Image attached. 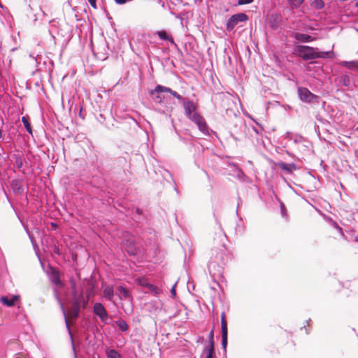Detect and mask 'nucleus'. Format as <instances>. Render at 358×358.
Segmentation results:
<instances>
[{
	"label": "nucleus",
	"instance_id": "f257e3e1",
	"mask_svg": "<svg viewBox=\"0 0 358 358\" xmlns=\"http://www.w3.org/2000/svg\"><path fill=\"white\" fill-rule=\"evenodd\" d=\"M72 289V299L71 302L70 313L72 317L77 318L79 317L80 308H86L89 297H84L83 292H79L74 281L71 282Z\"/></svg>",
	"mask_w": 358,
	"mask_h": 358
},
{
	"label": "nucleus",
	"instance_id": "f03ea898",
	"mask_svg": "<svg viewBox=\"0 0 358 358\" xmlns=\"http://www.w3.org/2000/svg\"><path fill=\"white\" fill-rule=\"evenodd\" d=\"M317 48L309 45H296L294 47V52L304 61H308L316 59Z\"/></svg>",
	"mask_w": 358,
	"mask_h": 358
},
{
	"label": "nucleus",
	"instance_id": "7ed1b4c3",
	"mask_svg": "<svg viewBox=\"0 0 358 358\" xmlns=\"http://www.w3.org/2000/svg\"><path fill=\"white\" fill-rule=\"evenodd\" d=\"M297 94L299 99L302 102L309 104L320 103V97L312 93L307 87H299Z\"/></svg>",
	"mask_w": 358,
	"mask_h": 358
},
{
	"label": "nucleus",
	"instance_id": "20e7f679",
	"mask_svg": "<svg viewBox=\"0 0 358 358\" xmlns=\"http://www.w3.org/2000/svg\"><path fill=\"white\" fill-rule=\"evenodd\" d=\"M248 19V16L244 13L234 14L230 16L226 23V30L227 31H232L240 22H245Z\"/></svg>",
	"mask_w": 358,
	"mask_h": 358
},
{
	"label": "nucleus",
	"instance_id": "39448f33",
	"mask_svg": "<svg viewBox=\"0 0 358 358\" xmlns=\"http://www.w3.org/2000/svg\"><path fill=\"white\" fill-rule=\"evenodd\" d=\"M53 292H54L55 299L57 301V302H58V303H59V305L60 306L61 310L62 312V314H63V315L64 317V321H65L66 327V329L68 330V332H69V334L70 335L71 340V347H72V350H73V352L74 358H78V356H77V354H76V351L75 345H74L73 340V336H72L71 328L69 327V322H68L67 317H66V310L64 308V304H63V303L62 301V299H61L60 296L58 294L57 289L56 288H54L53 289Z\"/></svg>",
	"mask_w": 358,
	"mask_h": 358
},
{
	"label": "nucleus",
	"instance_id": "423d86ee",
	"mask_svg": "<svg viewBox=\"0 0 358 358\" xmlns=\"http://www.w3.org/2000/svg\"><path fill=\"white\" fill-rule=\"evenodd\" d=\"M221 333H222V348L224 352L223 358L227 357V347L228 343V329L227 322L224 312L221 314Z\"/></svg>",
	"mask_w": 358,
	"mask_h": 358
},
{
	"label": "nucleus",
	"instance_id": "0eeeda50",
	"mask_svg": "<svg viewBox=\"0 0 358 358\" xmlns=\"http://www.w3.org/2000/svg\"><path fill=\"white\" fill-rule=\"evenodd\" d=\"M198 127L199 131L206 136H210V133L213 132L208 126L204 117L199 114H194V116L189 119Z\"/></svg>",
	"mask_w": 358,
	"mask_h": 358
},
{
	"label": "nucleus",
	"instance_id": "6e6552de",
	"mask_svg": "<svg viewBox=\"0 0 358 358\" xmlns=\"http://www.w3.org/2000/svg\"><path fill=\"white\" fill-rule=\"evenodd\" d=\"M166 91H169L167 87L158 84L154 89L148 91V94L154 102L161 104L164 99L162 94L166 93Z\"/></svg>",
	"mask_w": 358,
	"mask_h": 358
},
{
	"label": "nucleus",
	"instance_id": "1a4fd4ad",
	"mask_svg": "<svg viewBox=\"0 0 358 358\" xmlns=\"http://www.w3.org/2000/svg\"><path fill=\"white\" fill-rule=\"evenodd\" d=\"M93 313L99 317L101 321L104 324H108V320L110 318V316L101 303L97 302L94 303L93 306Z\"/></svg>",
	"mask_w": 358,
	"mask_h": 358
},
{
	"label": "nucleus",
	"instance_id": "9d476101",
	"mask_svg": "<svg viewBox=\"0 0 358 358\" xmlns=\"http://www.w3.org/2000/svg\"><path fill=\"white\" fill-rule=\"evenodd\" d=\"M123 245L125 251L129 256H136L138 254L139 248L136 246V241L132 236L124 238Z\"/></svg>",
	"mask_w": 358,
	"mask_h": 358
},
{
	"label": "nucleus",
	"instance_id": "9b49d317",
	"mask_svg": "<svg viewBox=\"0 0 358 358\" xmlns=\"http://www.w3.org/2000/svg\"><path fill=\"white\" fill-rule=\"evenodd\" d=\"M182 106L184 108L185 114L188 119L194 116V114H199L196 112V106L193 102V101L187 99H184V103H182Z\"/></svg>",
	"mask_w": 358,
	"mask_h": 358
},
{
	"label": "nucleus",
	"instance_id": "f8f14e48",
	"mask_svg": "<svg viewBox=\"0 0 358 358\" xmlns=\"http://www.w3.org/2000/svg\"><path fill=\"white\" fill-rule=\"evenodd\" d=\"M282 23V17L280 14L272 13L269 15L268 19V24L269 27L273 30H277L280 27Z\"/></svg>",
	"mask_w": 358,
	"mask_h": 358
},
{
	"label": "nucleus",
	"instance_id": "ddd939ff",
	"mask_svg": "<svg viewBox=\"0 0 358 358\" xmlns=\"http://www.w3.org/2000/svg\"><path fill=\"white\" fill-rule=\"evenodd\" d=\"M23 182L22 178H16L11 181L10 187L14 194L21 195L24 192L25 188Z\"/></svg>",
	"mask_w": 358,
	"mask_h": 358
},
{
	"label": "nucleus",
	"instance_id": "4468645a",
	"mask_svg": "<svg viewBox=\"0 0 358 358\" xmlns=\"http://www.w3.org/2000/svg\"><path fill=\"white\" fill-rule=\"evenodd\" d=\"M292 37H293L295 40L301 43H308L314 41V37L311 35L302 34L299 32H294L292 34Z\"/></svg>",
	"mask_w": 358,
	"mask_h": 358
},
{
	"label": "nucleus",
	"instance_id": "2eb2a0df",
	"mask_svg": "<svg viewBox=\"0 0 358 358\" xmlns=\"http://www.w3.org/2000/svg\"><path fill=\"white\" fill-rule=\"evenodd\" d=\"M275 165L280 169L286 171L287 173H292L293 171L298 169L297 165L294 162L287 164L283 162H279L276 163Z\"/></svg>",
	"mask_w": 358,
	"mask_h": 358
},
{
	"label": "nucleus",
	"instance_id": "dca6fc26",
	"mask_svg": "<svg viewBox=\"0 0 358 358\" xmlns=\"http://www.w3.org/2000/svg\"><path fill=\"white\" fill-rule=\"evenodd\" d=\"M18 299L19 296L17 295H13L10 298L7 296H3L0 298V302L7 307H12Z\"/></svg>",
	"mask_w": 358,
	"mask_h": 358
},
{
	"label": "nucleus",
	"instance_id": "f3484780",
	"mask_svg": "<svg viewBox=\"0 0 358 358\" xmlns=\"http://www.w3.org/2000/svg\"><path fill=\"white\" fill-rule=\"evenodd\" d=\"M50 281L57 286L62 287L63 283L60 279V275L57 270L52 268L51 274L50 275Z\"/></svg>",
	"mask_w": 358,
	"mask_h": 358
},
{
	"label": "nucleus",
	"instance_id": "a211bd4d",
	"mask_svg": "<svg viewBox=\"0 0 358 358\" xmlns=\"http://www.w3.org/2000/svg\"><path fill=\"white\" fill-rule=\"evenodd\" d=\"M338 80L340 85L343 87H350L351 85V78L348 73H341L338 77Z\"/></svg>",
	"mask_w": 358,
	"mask_h": 358
},
{
	"label": "nucleus",
	"instance_id": "6ab92c4d",
	"mask_svg": "<svg viewBox=\"0 0 358 358\" xmlns=\"http://www.w3.org/2000/svg\"><path fill=\"white\" fill-rule=\"evenodd\" d=\"M334 57L335 53L333 50L329 51H320L319 49L317 48L316 59H333Z\"/></svg>",
	"mask_w": 358,
	"mask_h": 358
},
{
	"label": "nucleus",
	"instance_id": "aec40b11",
	"mask_svg": "<svg viewBox=\"0 0 358 358\" xmlns=\"http://www.w3.org/2000/svg\"><path fill=\"white\" fill-rule=\"evenodd\" d=\"M141 285L143 287H147L150 292L154 294L155 295H158L160 293V289L159 287H157L156 285L146 282L145 280H143L142 282L140 283Z\"/></svg>",
	"mask_w": 358,
	"mask_h": 358
},
{
	"label": "nucleus",
	"instance_id": "412c9836",
	"mask_svg": "<svg viewBox=\"0 0 358 358\" xmlns=\"http://www.w3.org/2000/svg\"><path fill=\"white\" fill-rule=\"evenodd\" d=\"M339 65L351 70L355 69L358 71V60L341 61L339 62Z\"/></svg>",
	"mask_w": 358,
	"mask_h": 358
},
{
	"label": "nucleus",
	"instance_id": "4be33fe9",
	"mask_svg": "<svg viewBox=\"0 0 358 358\" xmlns=\"http://www.w3.org/2000/svg\"><path fill=\"white\" fill-rule=\"evenodd\" d=\"M103 296L110 301H113L114 296V291L112 285H107L104 287L103 291Z\"/></svg>",
	"mask_w": 358,
	"mask_h": 358
},
{
	"label": "nucleus",
	"instance_id": "5701e85b",
	"mask_svg": "<svg viewBox=\"0 0 358 358\" xmlns=\"http://www.w3.org/2000/svg\"><path fill=\"white\" fill-rule=\"evenodd\" d=\"M116 325L119 329L122 332H126L129 329V326L124 320L120 318L115 321Z\"/></svg>",
	"mask_w": 358,
	"mask_h": 358
},
{
	"label": "nucleus",
	"instance_id": "b1692460",
	"mask_svg": "<svg viewBox=\"0 0 358 358\" xmlns=\"http://www.w3.org/2000/svg\"><path fill=\"white\" fill-rule=\"evenodd\" d=\"M12 157L15 160L17 169L21 170L23 166L24 162L22 156L20 154H13Z\"/></svg>",
	"mask_w": 358,
	"mask_h": 358
},
{
	"label": "nucleus",
	"instance_id": "393cba45",
	"mask_svg": "<svg viewBox=\"0 0 358 358\" xmlns=\"http://www.w3.org/2000/svg\"><path fill=\"white\" fill-rule=\"evenodd\" d=\"M164 173H162V177L164 178V180H166L167 182H169V179L167 178V176L169 177V178L171 179V182L174 184V190L176 192L177 194L179 193V191L178 189V187H177V185H176V182L175 181V180L173 179V176L171 175V173L166 169H164Z\"/></svg>",
	"mask_w": 358,
	"mask_h": 358
},
{
	"label": "nucleus",
	"instance_id": "a878e982",
	"mask_svg": "<svg viewBox=\"0 0 358 358\" xmlns=\"http://www.w3.org/2000/svg\"><path fill=\"white\" fill-rule=\"evenodd\" d=\"M117 290L122 296L124 299H129L131 296V292L124 286L120 285L117 287Z\"/></svg>",
	"mask_w": 358,
	"mask_h": 358
},
{
	"label": "nucleus",
	"instance_id": "bb28decb",
	"mask_svg": "<svg viewBox=\"0 0 358 358\" xmlns=\"http://www.w3.org/2000/svg\"><path fill=\"white\" fill-rule=\"evenodd\" d=\"M22 123L24 124V127L26 129L27 131L29 134L32 135L33 131H32V128H31V124L29 122V117H26V116L22 117Z\"/></svg>",
	"mask_w": 358,
	"mask_h": 358
},
{
	"label": "nucleus",
	"instance_id": "cd10ccee",
	"mask_svg": "<svg viewBox=\"0 0 358 358\" xmlns=\"http://www.w3.org/2000/svg\"><path fill=\"white\" fill-rule=\"evenodd\" d=\"M325 6L324 1L323 0H313L310 3V6L316 10L322 9Z\"/></svg>",
	"mask_w": 358,
	"mask_h": 358
},
{
	"label": "nucleus",
	"instance_id": "c85d7f7f",
	"mask_svg": "<svg viewBox=\"0 0 358 358\" xmlns=\"http://www.w3.org/2000/svg\"><path fill=\"white\" fill-rule=\"evenodd\" d=\"M167 90H169V91H166V93L171 94L173 97L176 98L178 101H180V103H182V104L184 103V99H187V98L182 97L177 92L173 90L170 87H167Z\"/></svg>",
	"mask_w": 358,
	"mask_h": 358
},
{
	"label": "nucleus",
	"instance_id": "c756f323",
	"mask_svg": "<svg viewBox=\"0 0 358 358\" xmlns=\"http://www.w3.org/2000/svg\"><path fill=\"white\" fill-rule=\"evenodd\" d=\"M204 353L206 355H215V343L209 344L208 346H206L203 350Z\"/></svg>",
	"mask_w": 358,
	"mask_h": 358
},
{
	"label": "nucleus",
	"instance_id": "7c9ffc66",
	"mask_svg": "<svg viewBox=\"0 0 358 358\" xmlns=\"http://www.w3.org/2000/svg\"><path fill=\"white\" fill-rule=\"evenodd\" d=\"M327 220L329 222V223L331 224V226L335 228L341 236H344L343 229L338 224V223L334 221L331 217H328Z\"/></svg>",
	"mask_w": 358,
	"mask_h": 358
},
{
	"label": "nucleus",
	"instance_id": "2f4dec72",
	"mask_svg": "<svg viewBox=\"0 0 358 358\" xmlns=\"http://www.w3.org/2000/svg\"><path fill=\"white\" fill-rule=\"evenodd\" d=\"M17 219L19 220V221L21 222V224H22L26 233L27 234V235L29 236V238L31 242V243L34 245V237H33V235L31 234V233L29 232V230L27 228V225L25 224L22 220L20 218V217L19 215H17Z\"/></svg>",
	"mask_w": 358,
	"mask_h": 358
},
{
	"label": "nucleus",
	"instance_id": "473e14b6",
	"mask_svg": "<svg viewBox=\"0 0 358 358\" xmlns=\"http://www.w3.org/2000/svg\"><path fill=\"white\" fill-rule=\"evenodd\" d=\"M142 210L139 208H136L135 210L136 215H134V219L137 222H141L144 220L143 216L142 215Z\"/></svg>",
	"mask_w": 358,
	"mask_h": 358
},
{
	"label": "nucleus",
	"instance_id": "72a5a7b5",
	"mask_svg": "<svg viewBox=\"0 0 358 358\" xmlns=\"http://www.w3.org/2000/svg\"><path fill=\"white\" fill-rule=\"evenodd\" d=\"M108 358H120V354L115 349H110L107 352Z\"/></svg>",
	"mask_w": 358,
	"mask_h": 358
},
{
	"label": "nucleus",
	"instance_id": "f704fd0d",
	"mask_svg": "<svg viewBox=\"0 0 358 358\" xmlns=\"http://www.w3.org/2000/svg\"><path fill=\"white\" fill-rule=\"evenodd\" d=\"M156 34L162 41H167V39H169V37L170 36V35H169L165 30L158 31H157Z\"/></svg>",
	"mask_w": 358,
	"mask_h": 358
},
{
	"label": "nucleus",
	"instance_id": "c9c22d12",
	"mask_svg": "<svg viewBox=\"0 0 358 358\" xmlns=\"http://www.w3.org/2000/svg\"><path fill=\"white\" fill-rule=\"evenodd\" d=\"M280 213H281L282 217L283 218H287V210H286L285 204L282 201H280Z\"/></svg>",
	"mask_w": 358,
	"mask_h": 358
},
{
	"label": "nucleus",
	"instance_id": "e433bc0d",
	"mask_svg": "<svg viewBox=\"0 0 358 358\" xmlns=\"http://www.w3.org/2000/svg\"><path fill=\"white\" fill-rule=\"evenodd\" d=\"M304 0H289V3L295 7H299L303 3Z\"/></svg>",
	"mask_w": 358,
	"mask_h": 358
},
{
	"label": "nucleus",
	"instance_id": "4c0bfd02",
	"mask_svg": "<svg viewBox=\"0 0 358 358\" xmlns=\"http://www.w3.org/2000/svg\"><path fill=\"white\" fill-rule=\"evenodd\" d=\"M235 230L236 234L242 235L244 232V227L239 224H237Z\"/></svg>",
	"mask_w": 358,
	"mask_h": 358
},
{
	"label": "nucleus",
	"instance_id": "58836bf2",
	"mask_svg": "<svg viewBox=\"0 0 358 358\" xmlns=\"http://www.w3.org/2000/svg\"><path fill=\"white\" fill-rule=\"evenodd\" d=\"M208 343L209 344L215 343L213 328L211 329V331H210V333L208 334Z\"/></svg>",
	"mask_w": 358,
	"mask_h": 358
},
{
	"label": "nucleus",
	"instance_id": "ea45409f",
	"mask_svg": "<svg viewBox=\"0 0 358 358\" xmlns=\"http://www.w3.org/2000/svg\"><path fill=\"white\" fill-rule=\"evenodd\" d=\"M254 0H238V5H245L252 3Z\"/></svg>",
	"mask_w": 358,
	"mask_h": 358
},
{
	"label": "nucleus",
	"instance_id": "a19ab883",
	"mask_svg": "<svg viewBox=\"0 0 358 358\" xmlns=\"http://www.w3.org/2000/svg\"><path fill=\"white\" fill-rule=\"evenodd\" d=\"M52 251H53V252H54L55 254H56V255H61L60 249H59V248L57 245H53V247H52Z\"/></svg>",
	"mask_w": 358,
	"mask_h": 358
},
{
	"label": "nucleus",
	"instance_id": "79ce46f5",
	"mask_svg": "<svg viewBox=\"0 0 358 358\" xmlns=\"http://www.w3.org/2000/svg\"><path fill=\"white\" fill-rule=\"evenodd\" d=\"M87 1L90 3V6L93 8H97V6H96V0H87Z\"/></svg>",
	"mask_w": 358,
	"mask_h": 358
},
{
	"label": "nucleus",
	"instance_id": "37998d69",
	"mask_svg": "<svg viewBox=\"0 0 358 358\" xmlns=\"http://www.w3.org/2000/svg\"><path fill=\"white\" fill-rule=\"evenodd\" d=\"M171 294L173 297L176 296V284L171 289Z\"/></svg>",
	"mask_w": 358,
	"mask_h": 358
},
{
	"label": "nucleus",
	"instance_id": "c03bdc74",
	"mask_svg": "<svg viewBox=\"0 0 358 358\" xmlns=\"http://www.w3.org/2000/svg\"><path fill=\"white\" fill-rule=\"evenodd\" d=\"M114 1L117 4H119V5L124 4L128 1V0H114Z\"/></svg>",
	"mask_w": 358,
	"mask_h": 358
},
{
	"label": "nucleus",
	"instance_id": "a18cd8bd",
	"mask_svg": "<svg viewBox=\"0 0 358 358\" xmlns=\"http://www.w3.org/2000/svg\"><path fill=\"white\" fill-rule=\"evenodd\" d=\"M245 176L244 172L241 169H238V177L239 178H241Z\"/></svg>",
	"mask_w": 358,
	"mask_h": 358
},
{
	"label": "nucleus",
	"instance_id": "49530a36",
	"mask_svg": "<svg viewBox=\"0 0 358 358\" xmlns=\"http://www.w3.org/2000/svg\"><path fill=\"white\" fill-rule=\"evenodd\" d=\"M167 41H169L171 44H173V45H175L176 46L177 45L175 43V41H174V40H173V37H172L171 36H170L169 37V39H167Z\"/></svg>",
	"mask_w": 358,
	"mask_h": 358
},
{
	"label": "nucleus",
	"instance_id": "de8ad7c7",
	"mask_svg": "<svg viewBox=\"0 0 358 358\" xmlns=\"http://www.w3.org/2000/svg\"><path fill=\"white\" fill-rule=\"evenodd\" d=\"M14 358H25V357L22 354L17 353L15 355Z\"/></svg>",
	"mask_w": 358,
	"mask_h": 358
},
{
	"label": "nucleus",
	"instance_id": "09e8293b",
	"mask_svg": "<svg viewBox=\"0 0 358 358\" xmlns=\"http://www.w3.org/2000/svg\"><path fill=\"white\" fill-rule=\"evenodd\" d=\"M241 203V199L240 197H238V202L237 209H236V214L237 215H238V208L239 207Z\"/></svg>",
	"mask_w": 358,
	"mask_h": 358
},
{
	"label": "nucleus",
	"instance_id": "8fccbe9b",
	"mask_svg": "<svg viewBox=\"0 0 358 358\" xmlns=\"http://www.w3.org/2000/svg\"><path fill=\"white\" fill-rule=\"evenodd\" d=\"M213 262H210L209 264H208V271H209V273L210 274H211V271H210V268L211 266H213Z\"/></svg>",
	"mask_w": 358,
	"mask_h": 358
},
{
	"label": "nucleus",
	"instance_id": "3c124183",
	"mask_svg": "<svg viewBox=\"0 0 358 358\" xmlns=\"http://www.w3.org/2000/svg\"><path fill=\"white\" fill-rule=\"evenodd\" d=\"M231 136L232 137V138L234 141H238V138L236 136H235L234 134H231Z\"/></svg>",
	"mask_w": 358,
	"mask_h": 358
},
{
	"label": "nucleus",
	"instance_id": "603ef678",
	"mask_svg": "<svg viewBox=\"0 0 358 358\" xmlns=\"http://www.w3.org/2000/svg\"><path fill=\"white\" fill-rule=\"evenodd\" d=\"M305 329L306 334H308V330L306 329V326H303V327H301V329Z\"/></svg>",
	"mask_w": 358,
	"mask_h": 358
},
{
	"label": "nucleus",
	"instance_id": "864d4df0",
	"mask_svg": "<svg viewBox=\"0 0 358 358\" xmlns=\"http://www.w3.org/2000/svg\"><path fill=\"white\" fill-rule=\"evenodd\" d=\"M253 131H254L256 134H259L258 130H257L255 127H253Z\"/></svg>",
	"mask_w": 358,
	"mask_h": 358
},
{
	"label": "nucleus",
	"instance_id": "5fc2aeb1",
	"mask_svg": "<svg viewBox=\"0 0 358 358\" xmlns=\"http://www.w3.org/2000/svg\"><path fill=\"white\" fill-rule=\"evenodd\" d=\"M2 138H3L2 131H1V129H0V139H2Z\"/></svg>",
	"mask_w": 358,
	"mask_h": 358
},
{
	"label": "nucleus",
	"instance_id": "6e6d98bb",
	"mask_svg": "<svg viewBox=\"0 0 358 358\" xmlns=\"http://www.w3.org/2000/svg\"><path fill=\"white\" fill-rule=\"evenodd\" d=\"M51 225H52L53 227H57V224H55V223H54V222H52V223H51Z\"/></svg>",
	"mask_w": 358,
	"mask_h": 358
},
{
	"label": "nucleus",
	"instance_id": "4d7b16f0",
	"mask_svg": "<svg viewBox=\"0 0 358 358\" xmlns=\"http://www.w3.org/2000/svg\"><path fill=\"white\" fill-rule=\"evenodd\" d=\"M206 358H214V355H211V356L206 355Z\"/></svg>",
	"mask_w": 358,
	"mask_h": 358
},
{
	"label": "nucleus",
	"instance_id": "13d9d810",
	"mask_svg": "<svg viewBox=\"0 0 358 358\" xmlns=\"http://www.w3.org/2000/svg\"><path fill=\"white\" fill-rule=\"evenodd\" d=\"M354 241H355V242H356L357 243H358V237H357V236H356V237L355 238V240H354Z\"/></svg>",
	"mask_w": 358,
	"mask_h": 358
},
{
	"label": "nucleus",
	"instance_id": "bf43d9fd",
	"mask_svg": "<svg viewBox=\"0 0 358 358\" xmlns=\"http://www.w3.org/2000/svg\"><path fill=\"white\" fill-rule=\"evenodd\" d=\"M310 322V319H308V320L306 321V323L307 324V325L309 324Z\"/></svg>",
	"mask_w": 358,
	"mask_h": 358
},
{
	"label": "nucleus",
	"instance_id": "052dcab7",
	"mask_svg": "<svg viewBox=\"0 0 358 358\" xmlns=\"http://www.w3.org/2000/svg\"><path fill=\"white\" fill-rule=\"evenodd\" d=\"M355 6L358 8V1H357V2H356V3H355Z\"/></svg>",
	"mask_w": 358,
	"mask_h": 358
},
{
	"label": "nucleus",
	"instance_id": "680f3d73",
	"mask_svg": "<svg viewBox=\"0 0 358 358\" xmlns=\"http://www.w3.org/2000/svg\"><path fill=\"white\" fill-rule=\"evenodd\" d=\"M13 210H15V208H13ZM15 212H16V211H15ZM15 214H16V216H17V215H18L17 214V213H15Z\"/></svg>",
	"mask_w": 358,
	"mask_h": 358
},
{
	"label": "nucleus",
	"instance_id": "e2e57ef3",
	"mask_svg": "<svg viewBox=\"0 0 358 358\" xmlns=\"http://www.w3.org/2000/svg\"><path fill=\"white\" fill-rule=\"evenodd\" d=\"M29 56L32 58H34V57L32 55H30Z\"/></svg>",
	"mask_w": 358,
	"mask_h": 358
},
{
	"label": "nucleus",
	"instance_id": "0e129e2a",
	"mask_svg": "<svg viewBox=\"0 0 358 358\" xmlns=\"http://www.w3.org/2000/svg\"><path fill=\"white\" fill-rule=\"evenodd\" d=\"M180 139L181 141H183V138H182V137H180Z\"/></svg>",
	"mask_w": 358,
	"mask_h": 358
},
{
	"label": "nucleus",
	"instance_id": "69168bd1",
	"mask_svg": "<svg viewBox=\"0 0 358 358\" xmlns=\"http://www.w3.org/2000/svg\"><path fill=\"white\" fill-rule=\"evenodd\" d=\"M288 1H289V0H287Z\"/></svg>",
	"mask_w": 358,
	"mask_h": 358
},
{
	"label": "nucleus",
	"instance_id": "338daca9",
	"mask_svg": "<svg viewBox=\"0 0 358 358\" xmlns=\"http://www.w3.org/2000/svg\"><path fill=\"white\" fill-rule=\"evenodd\" d=\"M357 212H358V209H357Z\"/></svg>",
	"mask_w": 358,
	"mask_h": 358
}]
</instances>
